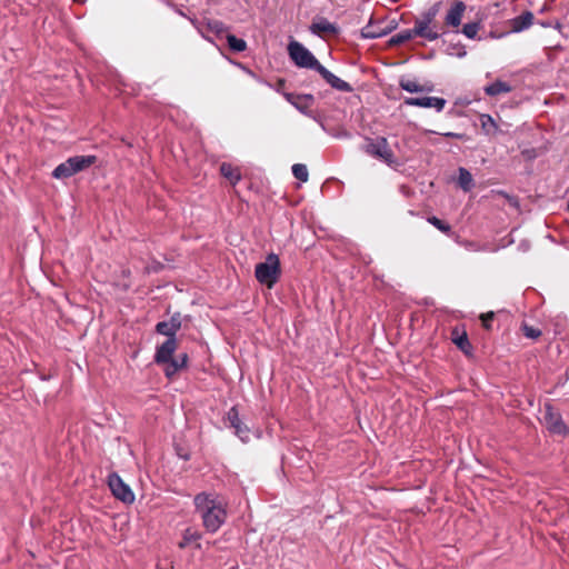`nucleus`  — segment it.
<instances>
[{
	"instance_id": "nucleus-1",
	"label": "nucleus",
	"mask_w": 569,
	"mask_h": 569,
	"mask_svg": "<svg viewBox=\"0 0 569 569\" xmlns=\"http://www.w3.org/2000/svg\"><path fill=\"white\" fill-rule=\"evenodd\" d=\"M440 3H435L415 22L413 33L429 41H435L440 37L436 17L439 13Z\"/></svg>"
},
{
	"instance_id": "nucleus-2",
	"label": "nucleus",
	"mask_w": 569,
	"mask_h": 569,
	"mask_svg": "<svg viewBox=\"0 0 569 569\" xmlns=\"http://www.w3.org/2000/svg\"><path fill=\"white\" fill-rule=\"evenodd\" d=\"M280 272V261L274 253L268 254L266 261L258 263L254 270L257 280L268 288H272L278 281Z\"/></svg>"
},
{
	"instance_id": "nucleus-3",
	"label": "nucleus",
	"mask_w": 569,
	"mask_h": 569,
	"mask_svg": "<svg viewBox=\"0 0 569 569\" xmlns=\"http://www.w3.org/2000/svg\"><path fill=\"white\" fill-rule=\"evenodd\" d=\"M363 150L369 156L379 159L380 161L387 163L390 167L398 166L399 162L391 150L389 142L383 137H378L376 139H368Z\"/></svg>"
},
{
	"instance_id": "nucleus-4",
	"label": "nucleus",
	"mask_w": 569,
	"mask_h": 569,
	"mask_svg": "<svg viewBox=\"0 0 569 569\" xmlns=\"http://www.w3.org/2000/svg\"><path fill=\"white\" fill-rule=\"evenodd\" d=\"M288 53L291 60L300 68L317 70L321 63L300 42L291 41L288 44Z\"/></svg>"
},
{
	"instance_id": "nucleus-5",
	"label": "nucleus",
	"mask_w": 569,
	"mask_h": 569,
	"mask_svg": "<svg viewBox=\"0 0 569 569\" xmlns=\"http://www.w3.org/2000/svg\"><path fill=\"white\" fill-rule=\"evenodd\" d=\"M108 486L112 495L123 503L130 505L134 501V493L118 473L113 472L109 475Z\"/></svg>"
},
{
	"instance_id": "nucleus-6",
	"label": "nucleus",
	"mask_w": 569,
	"mask_h": 569,
	"mask_svg": "<svg viewBox=\"0 0 569 569\" xmlns=\"http://www.w3.org/2000/svg\"><path fill=\"white\" fill-rule=\"evenodd\" d=\"M542 421L546 428L555 433L565 436L568 432L566 425L559 412H557L550 405H546L542 412Z\"/></svg>"
},
{
	"instance_id": "nucleus-7",
	"label": "nucleus",
	"mask_w": 569,
	"mask_h": 569,
	"mask_svg": "<svg viewBox=\"0 0 569 569\" xmlns=\"http://www.w3.org/2000/svg\"><path fill=\"white\" fill-rule=\"evenodd\" d=\"M197 509L201 512L204 526L210 529L213 526V499L210 495L201 492L194 497Z\"/></svg>"
},
{
	"instance_id": "nucleus-8",
	"label": "nucleus",
	"mask_w": 569,
	"mask_h": 569,
	"mask_svg": "<svg viewBox=\"0 0 569 569\" xmlns=\"http://www.w3.org/2000/svg\"><path fill=\"white\" fill-rule=\"evenodd\" d=\"M223 423L229 427V428H232L234 429V433L243 441H248L249 440V429L247 427H242L241 425V421L239 419V413H238V410L236 407L231 408L226 418L223 419Z\"/></svg>"
},
{
	"instance_id": "nucleus-9",
	"label": "nucleus",
	"mask_w": 569,
	"mask_h": 569,
	"mask_svg": "<svg viewBox=\"0 0 569 569\" xmlns=\"http://www.w3.org/2000/svg\"><path fill=\"white\" fill-rule=\"evenodd\" d=\"M181 328V320L179 315L172 316L167 321H160L156 326V331L159 335L166 336L167 339H176V333Z\"/></svg>"
},
{
	"instance_id": "nucleus-10",
	"label": "nucleus",
	"mask_w": 569,
	"mask_h": 569,
	"mask_svg": "<svg viewBox=\"0 0 569 569\" xmlns=\"http://www.w3.org/2000/svg\"><path fill=\"white\" fill-rule=\"evenodd\" d=\"M403 102L407 106H415L420 108H435L441 111L446 106V100L438 97H422V98H406Z\"/></svg>"
},
{
	"instance_id": "nucleus-11",
	"label": "nucleus",
	"mask_w": 569,
	"mask_h": 569,
	"mask_svg": "<svg viewBox=\"0 0 569 569\" xmlns=\"http://www.w3.org/2000/svg\"><path fill=\"white\" fill-rule=\"evenodd\" d=\"M466 11V4L462 1H455L445 17V27L457 29Z\"/></svg>"
},
{
	"instance_id": "nucleus-12",
	"label": "nucleus",
	"mask_w": 569,
	"mask_h": 569,
	"mask_svg": "<svg viewBox=\"0 0 569 569\" xmlns=\"http://www.w3.org/2000/svg\"><path fill=\"white\" fill-rule=\"evenodd\" d=\"M177 350V340L167 339L163 343L157 347L154 355V362H168L173 359V353Z\"/></svg>"
},
{
	"instance_id": "nucleus-13",
	"label": "nucleus",
	"mask_w": 569,
	"mask_h": 569,
	"mask_svg": "<svg viewBox=\"0 0 569 569\" xmlns=\"http://www.w3.org/2000/svg\"><path fill=\"white\" fill-rule=\"evenodd\" d=\"M321 77L335 89L342 91V92H351L352 87L341 80L340 78L336 77L333 73H331L329 70H327L322 64L318 66L317 70Z\"/></svg>"
},
{
	"instance_id": "nucleus-14",
	"label": "nucleus",
	"mask_w": 569,
	"mask_h": 569,
	"mask_svg": "<svg viewBox=\"0 0 569 569\" xmlns=\"http://www.w3.org/2000/svg\"><path fill=\"white\" fill-rule=\"evenodd\" d=\"M321 77L335 89L342 91V92H351L352 87L341 80L340 78L336 77L333 73H331L329 70H327L322 64L318 66L317 70Z\"/></svg>"
},
{
	"instance_id": "nucleus-15",
	"label": "nucleus",
	"mask_w": 569,
	"mask_h": 569,
	"mask_svg": "<svg viewBox=\"0 0 569 569\" xmlns=\"http://www.w3.org/2000/svg\"><path fill=\"white\" fill-rule=\"evenodd\" d=\"M284 98L288 102H290L303 113H308L315 102V99L311 94L284 93Z\"/></svg>"
},
{
	"instance_id": "nucleus-16",
	"label": "nucleus",
	"mask_w": 569,
	"mask_h": 569,
	"mask_svg": "<svg viewBox=\"0 0 569 569\" xmlns=\"http://www.w3.org/2000/svg\"><path fill=\"white\" fill-rule=\"evenodd\" d=\"M310 30L312 33L318 34L320 37L327 34H336L338 32V28L336 24L329 22L325 18H320L312 22L310 26Z\"/></svg>"
},
{
	"instance_id": "nucleus-17",
	"label": "nucleus",
	"mask_w": 569,
	"mask_h": 569,
	"mask_svg": "<svg viewBox=\"0 0 569 569\" xmlns=\"http://www.w3.org/2000/svg\"><path fill=\"white\" fill-rule=\"evenodd\" d=\"M96 156H74L67 159L74 173H78L96 162Z\"/></svg>"
},
{
	"instance_id": "nucleus-18",
	"label": "nucleus",
	"mask_w": 569,
	"mask_h": 569,
	"mask_svg": "<svg viewBox=\"0 0 569 569\" xmlns=\"http://www.w3.org/2000/svg\"><path fill=\"white\" fill-rule=\"evenodd\" d=\"M187 355L182 353L178 358H173L168 362H161L164 365V373L168 378L173 377L179 370L186 367Z\"/></svg>"
},
{
	"instance_id": "nucleus-19",
	"label": "nucleus",
	"mask_w": 569,
	"mask_h": 569,
	"mask_svg": "<svg viewBox=\"0 0 569 569\" xmlns=\"http://www.w3.org/2000/svg\"><path fill=\"white\" fill-rule=\"evenodd\" d=\"M216 38L219 40L226 39L229 49L232 52H242L247 49V43L243 39L237 38L233 34H223L216 31Z\"/></svg>"
},
{
	"instance_id": "nucleus-20",
	"label": "nucleus",
	"mask_w": 569,
	"mask_h": 569,
	"mask_svg": "<svg viewBox=\"0 0 569 569\" xmlns=\"http://www.w3.org/2000/svg\"><path fill=\"white\" fill-rule=\"evenodd\" d=\"M533 22V14L529 11L516 17L511 21V29L515 32H520L529 28Z\"/></svg>"
},
{
	"instance_id": "nucleus-21",
	"label": "nucleus",
	"mask_w": 569,
	"mask_h": 569,
	"mask_svg": "<svg viewBox=\"0 0 569 569\" xmlns=\"http://www.w3.org/2000/svg\"><path fill=\"white\" fill-rule=\"evenodd\" d=\"M220 172L231 184H236L241 178L240 169L231 163L223 162Z\"/></svg>"
},
{
	"instance_id": "nucleus-22",
	"label": "nucleus",
	"mask_w": 569,
	"mask_h": 569,
	"mask_svg": "<svg viewBox=\"0 0 569 569\" xmlns=\"http://www.w3.org/2000/svg\"><path fill=\"white\" fill-rule=\"evenodd\" d=\"M512 90L511 86L505 81L496 80L493 83L485 87L486 94L495 97L502 93H508Z\"/></svg>"
},
{
	"instance_id": "nucleus-23",
	"label": "nucleus",
	"mask_w": 569,
	"mask_h": 569,
	"mask_svg": "<svg viewBox=\"0 0 569 569\" xmlns=\"http://www.w3.org/2000/svg\"><path fill=\"white\" fill-rule=\"evenodd\" d=\"M400 87L408 92H430L432 86L420 84L416 80L402 79L400 80Z\"/></svg>"
},
{
	"instance_id": "nucleus-24",
	"label": "nucleus",
	"mask_w": 569,
	"mask_h": 569,
	"mask_svg": "<svg viewBox=\"0 0 569 569\" xmlns=\"http://www.w3.org/2000/svg\"><path fill=\"white\" fill-rule=\"evenodd\" d=\"M480 124L483 132L488 136L497 134L499 128L493 118L489 114H480Z\"/></svg>"
},
{
	"instance_id": "nucleus-25",
	"label": "nucleus",
	"mask_w": 569,
	"mask_h": 569,
	"mask_svg": "<svg viewBox=\"0 0 569 569\" xmlns=\"http://www.w3.org/2000/svg\"><path fill=\"white\" fill-rule=\"evenodd\" d=\"M458 183L465 191H469L473 187L472 174L465 168L459 169Z\"/></svg>"
},
{
	"instance_id": "nucleus-26",
	"label": "nucleus",
	"mask_w": 569,
	"mask_h": 569,
	"mask_svg": "<svg viewBox=\"0 0 569 569\" xmlns=\"http://www.w3.org/2000/svg\"><path fill=\"white\" fill-rule=\"evenodd\" d=\"M76 174L67 160L59 166L56 167V169L52 171V177L56 179H67Z\"/></svg>"
},
{
	"instance_id": "nucleus-27",
	"label": "nucleus",
	"mask_w": 569,
	"mask_h": 569,
	"mask_svg": "<svg viewBox=\"0 0 569 569\" xmlns=\"http://www.w3.org/2000/svg\"><path fill=\"white\" fill-rule=\"evenodd\" d=\"M197 29L204 39L209 42H213V27L210 21L206 23L197 21Z\"/></svg>"
},
{
	"instance_id": "nucleus-28",
	"label": "nucleus",
	"mask_w": 569,
	"mask_h": 569,
	"mask_svg": "<svg viewBox=\"0 0 569 569\" xmlns=\"http://www.w3.org/2000/svg\"><path fill=\"white\" fill-rule=\"evenodd\" d=\"M292 173L295 176L296 179L302 181V182H306L308 181V178H309V173H308V169L305 164L302 163H296L292 166Z\"/></svg>"
},
{
	"instance_id": "nucleus-29",
	"label": "nucleus",
	"mask_w": 569,
	"mask_h": 569,
	"mask_svg": "<svg viewBox=\"0 0 569 569\" xmlns=\"http://www.w3.org/2000/svg\"><path fill=\"white\" fill-rule=\"evenodd\" d=\"M428 222L431 223L433 227H436L439 231L450 234L451 233V227L447 222L440 220L439 218L431 216L428 217Z\"/></svg>"
},
{
	"instance_id": "nucleus-30",
	"label": "nucleus",
	"mask_w": 569,
	"mask_h": 569,
	"mask_svg": "<svg viewBox=\"0 0 569 569\" xmlns=\"http://www.w3.org/2000/svg\"><path fill=\"white\" fill-rule=\"evenodd\" d=\"M415 37H418V36L416 33H413V29L405 30V31H401L398 34H396L391 39V42L399 44V43L407 42V41L411 40Z\"/></svg>"
},
{
	"instance_id": "nucleus-31",
	"label": "nucleus",
	"mask_w": 569,
	"mask_h": 569,
	"mask_svg": "<svg viewBox=\"0 0 569 569\" xmlns=\"http://www.w3.org/2000/svg\"><path fill=\"white\" fill-rule=\"evenodd\" d=\"M453 341L461 351H463L467 355L470 353L471 346L466 333H462L460 337L455 338Z\"/></svg>"
},
{
	"instance_id": "nucleus-32",
	"label": "nucleus",
	"mask_w": 569,
	"mask_h": 569,
	"mask_svg": "<svg viewBox=\"0 0 569 569\" xmlns=\"http://www.w3.org/2000/svg\"><path fill=\"white\" fill-rule=\"evenodd\" d=\"M478 31H479V23H477V22L467 23L462 28V33L466 37H468L469 39H475Z\"/></svg>"
},
{
	"instance_id": "nucleus-33",
	"label": "nucleus",
	"mask_w": 569,
	"mask_h": 569,
	"mask_svg": "<svg viewBox=\"0 0 569 569\" xmlns=\"http://www.w3.org/2000/svg\"><path fill=\"white\" fill-rule=\"evenodd\" d=\"M522 331L523 335L530 339H537L541 336V331L539 329L528 326L526 323L522 326Z\"/></svg>"
},
{
	"instance_id": "nucleus-34",
	"label": "nucleus",
	"mask_w": 569,
	"mask_h": 569,
	"mask_svg": "<svg viewBox=\"0 0 569 569\" xmlns=\"http://www.w3.org/2000/svg\"><path fill=\"white\" fill-rule=\"evenodd\" d=\"M495 318V312L493 311H489L487 313H482L480 316V320L482 322V326L489 330L491 328V321L493 320Z\"/></svg>"
},
{
	"instance_id": "nucleus-35",
	"label": "nucleus",
	"mask_w": 569,
	"mask_h": 569,
	"mask_svg": "<svg viewBox=\"0 0 569 569\" xmlns=\"http://www.w3.org/2000/svg\"><path fill=\"white\" fill-rule=\"evenodd\" d=\"M447 138H456V139H465L466 136L462 133H456V132H445L442 133Z\"/></svg>"
},
{
	"instance_id": "nucleus-36",
	"label": "nucleus",
	"mask_w": 569,
	"mask_h": 569,
	"mask_svg": "<svg viewBox=\"0 0 569 569\" xmlns=\"http://www.w3.org/2000/svg\"><path fill=\"white\" fill-rule=\"evenodd\" d=\"M362 34L367 38H377V37H380L381 33H373V32H370V31H363Z\"/></svg>"
},
{
	"instance_id": "nucleus-37",
	"label": "nucleus",
	"mask_w": 569,
	"mask_h": 569,
	"mask_svg": "<svg viewBox=\"0 0 569 569\" xmlns=\"http://www.w3.org/2000/svg\"><path fill=\"white\" fill-rule=\"evenodd\" d=\"M218 509H220V507L216 503V511ZM214 519H216V522H219V523H221L223 521V519H220V516L217 512H216Z\"/></svg>"
},
{
	"instance_id": "nucleus-38",
	"label": "nucleus",
	"mask_w": 569,
	"mask_h": 569,
	"mask_svg": "<svg viewBox=\"0 0 569 569\" xmlns=\"http://www.w3.org/2000/svg\"><path fill=\"white\" fill-rule=\"evenodd\" d=\"M180 457H181L182 459H184V460H187V459L189 458V456H188V455H180Z\"/></svg>"
},
{
	"instance_id": "nucleus-39",
	"label": "nucleus",
	"mask_w": 569,
	"mask_h": 569,
	"mask_svg": "<svg viewBox=\"0 0 569 569\" xmlns=\"http://www.w3.org/2000/svg\"><path fill=\"white\" fill-rule=\"evenodd\" d=\"M510 202L515 206L517 204V201L515 199H510Z\"/></svg>"
},
{
	"instance_id": "nucleus-40",
	"label": "nucleus",
	"mask_w": 569,
	"mask_h": 569,
	"mask_svg": "<svg viewBox=\"0 0 569 569\" xmlns=\"http://www.w3.org/2000/svg\"><path fill=\"white\" fill-rule=\"evenodd\" d=\"M186 543L189 541L188 535L184 536Z\"/></svg>"
}]
</instances>
